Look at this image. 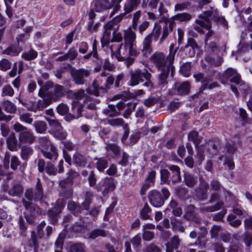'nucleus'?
<instances>
[{"instance_id":"29","label":"nucleus","mask_w":252,"mask_h":252,"mask_svg":"<svg viewBox=\"0 0 252 252\" xmlns=\"http://www.w3.org/2000/svg\"><path fill=\"white\" fill-rule=\"evenodd\" d=\"M68 252H86L85 245L82 243H74L70 246Z\"/></svg>"},{"instance_id":"9","label":"nucleus","mask_w":252,"mask_h":252,"mask_svg":"<svg viewBox=\"0 0 252 252\" xmlns=\"http://www.w3.org/2000/svg\"><path fill=\"white\" fill-rule=\"evenodd\" d=\"M148 197L150 203L155 207H161L164 204V199L160 193L156 190L151 191Z\"/></svg>"},{"instance_id":"30","label":"nucleus","mask_w":252,"mask_h":252,"mask_svg":"<svg viewBox=\"0 0 252 252\" xmlns=\"http://www.w3.org/2000/svg\"><path fill=\"white\" fill-rule=\"evenodd\" d=\"M207 187L208 185H206L205 187L198 188L196 190V196L198 199L204 200L207 198Z\"/></svg>"},{"instance_id":"7","label":"nucleus","mask_w":252,"mask_h":252,"mask_svg":"<svg viewBox=\"0 0 252 252\" xmlns=\"http://www.w3.org/2000/svg\"><path fill=\"white\" fill-rule=\"evenodd\" d=\"M178 50V48L174 51L172 57L169 59L168 64L166 65L165 68H162L161 71L159 75V85L160 86H164L167 84L168 81H167V77L169 75L170 70H171V73L173 74L174 71V67L173 65L175 54Z\"/></svg>"},{"instance_id":"46","label":"nucleus","mask_w":252,"mask_h":252,"mask_svg":"<svg viewBox=\"0 0 252 252\" xmlns=\"http://www.w3.org/2000/svg\"><path fill=\"white\" fill-rule=\"evenodd\" d=\"M141 0H130L127 3L125 4L126 10H129L131 12L133 9H135L138 4L140 3Z\"/></svg>"},{"instance_id":"31","label":"nucleus","mask_w":252,"mask_h":252,"mask_svg":"<svg viewBox=\"0 0 252 252\" xmlns=\"http://www.w3.org/2000/svg\"><path fill=\"white\" fill-rule=\"evenodd\" d=\"M193 77L195 78L196 82H200L202 84H209L210 82V79L208 77H205L204 74L202 72L193 74Z\"/></svg>"},{"instance_id":"14","label":"nucleus","mask_w":252,"mask_h":252,"mask_svg":"<svg viewBox=\"0 0 252 252\" xmlns=\"http://www.w3.org/2000/svg\"><path fill=\"white\" fill-rule=\"evenodd\" d=\"M112 8L109 0H95L94 10L96 12H100Z\"/></svg>"},{"instance_id":"37","label":"nucleus","mask_w":252,"mask_h":252,"mask_svg":"<svg viewBox=\"0 0 252 252\" xmlns=\"http://www.w3.org/2000/svg\"><path fill=\"white\" fill-rule=\"evenodd\" d=\"M54 136L58 139L63 141L66 139L67 132L63 129V126L54 131Z\"/></svg>"},{"instance_id":"39","label":"nucleus","mask_w":252,"mask_h":252,"mask_svg":"<svg viewBox=\"0 0 252 252\" xmlns=\"http://www.w3.org/2000/svg\"><path fill=\"white\" fill-rule=\"evenodd\" d=\"M33 125L36 131L38 133H43L47 129V125L44 121H35Z\"/></svg>"},{"instance_id":"51","label":"nucleus","mask_w":252,"mask_h":252,"mask_svg":"<svg viewBox=\"0 0 252 252\" xmlns=\"http://www.w3.org/2000/svg\"><path fill=\"white\" fill-rule=\"evenodd\" d=\"M46 120L49 123L50 126L52 128V129L55 131L56 129L59 128L62 126L57 120L52 119L49 118H46Z\"/></svg>"},{"instance_id":"15","label":"nucleus","mask_w":252,"mask_h":252,"mask_svg":"<svg viewBox=\"0 0 252 252\" xmlns=\"http://www.w3.org/2000/svg\"><path fill=\"white\" fill-rule=\"evenodd\" d=\"M103 186L104 189L102 190L103 195L108 194L109 192L113 191L116 188V184L112 177L105 179Z\"/></svg>"},{"instance_id":"6","label":"nucleus","mask_w":252,"mask_h":252,"mask_svg":"<svg viewBox=\"0 0 252 252\" xmlns=\"http://www.w3.org/2000/svg\"><path fill=\"white\" fill-rule=\"evenodd\" d=\"M65 201L63 199H58L55 206L47 212V216L51 223L56 224L59 218V215L65 206Z\"/></svg>"},{"instance_id":"26","label":"nucleus","mask_w":252,"mask_h":252,"mask_svg":"<svg viewBox=\"0 0 252 252\" xmlns=\"http://www.w3.org/2000/svg\"><path fill=\"white\" fill-rule=\"evenodd\" d=\"M73 161L74 164L81 167L85 166L87 163V161L83 156L78 153L74 155Z\"/></svg>"},{"instance_id":"23","label":"nucleus","mask_w":252,"mask_h":252,"mask_svg":"<svg viewBox=\"0 0 252 252\" xmlns=\"http://www.w3.org/2000/svg\"><path fill=\"white\" fill-rule=\"evenodd\" d=\"M57 95L53 93H46L43 97V102L41 104L42 108H45L49 105L52 102L53 100L54 101L57 99L55 98Z\"/></svg>"},{"instance_id":"28","label":"nucleus","mask_w":252,"mask_h":252,"mask_svg":"<svg viewBox=\"0 0 252 252\" xmlns=\"http://www.w3.org/2000/svg\"><path fill=\"white\" fill-rule=\"evenodd\" d=\"M42 238L39 237L38 235L36 234L35 231H32L31 232L30 243L32 244L35 251L38 249L40 243V240Z\"/></svg>"},{"instance_id":"40","label":"nucleus","mask_w":252,"mask_h":252,"mask_svg":"<svg viewBox=\"0 0 252 252\" xmlns=\"http://www.w3.org/2000/svg\"><path fill=\"white\" fill-rule=\"evenodd\" d=\"M191 68V62H186L184 63L181 66L180 72L186 77H188L190 74Z\"/></svg>"},{"instance_id":"44","label":"nucleus","mask_w":252,"mask_h":252,"mask_svg":"<svg viewBox=\"0 0 252 252\" xmlns=\"http://www.w3.org/2000/svg\"><path fill=\"white\" fill-rule=\"evenodd\" d=\"M151 212V209L147 203H145L143 208L141 210L140 216L143 220H148L150 219V216L148 214Z\"/></svg>"},{"instance_id":"55","label":"nucleus","mask_w":252,"mask_h":252,"mask_svg":"<svg viewBox=\"0 0 252 252\" xmlns=\"http://www.w3.org/2000/svg\"><path fill=\"white\" fill-rule=\"evenodd\" d=\"M65 236L63 234H60L55 243V246L57 249H62Z\"/></svg>"},{"instance_id":"3","label":"nucleus","mask_w":252,"mask_h":252,"mask_svg":"<svg viewBox=\"0 0 252 252\" xmlns=\"http://www.w3.org/2000/svg\"><path fill=\"white\" fill-rule=\"evenodd\" d=\"M44 197L42 184L39 179H37L35 188L27 189L25 192L24 197L22 199H26V201L29 200L31 202L32 200L35 202H41Z\"/></svg>"},{"instance_id":"34","label":"nucleus","mask_w":252,"mask_h":252,"mask_svg":"<svg viewBox=\"0 0 252 252\" xmlns=\"http://www.w3.org/2000/svg\"><path fill=\"white\" fill-rule=\"evenodd\" d=\"M37 52L31 48L29 52L23 53L22 57L26 61H30L35 59L37 57Z\"/></svg>"},{"instance_id":"49","label":"nucleus","mask_w":252,"mask_h":252,"mask_svg":"<svg viewBox=\"0 0 252 252\" xmlns=\"http://www.w3.org/2000/svg\"><path fill=\"white\" fill-rule=\"evenodd\" d=\"M92 86L94 88V90L92 91V90L90 89H87V92L89 94H93L94 95L96 96H98L99 95V85L98 83H97V81L94 80L93 83H92Z\"/></svg>"},{"instance_id":"2","label":"nucleus","mask_w":252,"mask_h":252,"mask_svg":"<svg viewBox=\"0 0 252 252\" xmlns=\"http://www.w3.org/2000/svg\"><path fill=\"white\" fill-rule=\"evenodd\" d=\"M26 199H22V203L25 209L24 217L27 222L32 223L34 220L41 214L40 208L35 204Z\"/></svg>"},{"instance_id":"12","label":"nucleus","mask_w":252,"mask_h":252,"mask_svg":"<svg viewBox=\"0 0 252 252\" xmlns=\"http://www.w3.org/2000/svg\"><path fill=\"white\" fill-rule=\"evenodd\" d=\"M181 240L178 236L174 235L166 244V252H173L174 249H178L180 245Z\"/></svg>"},{"instance_id":"42","label":"nucleus","mask_w":252,"mask_h":252,"mask_svg":"<svg viewBox=\"0 0 252 252\" xmlns=\"http://www.w3.org/2000/svg\"><path fill=\"white\" fill-rule=\"evenodd\" d=\"M4 110L11 113H15L16 111V107L12 102L9 100H5L3 102Z\"/></svg>"},{"instance_id":"32","label":"nucleus","mask_w":252,"mask_h":252,"mask_svg":"<svg viewBox=\"0 0 252 252\" xmlns=\"http://www.w3.org/2000/svg\"><path fill=\"white\" fill-rule=\"evenodd\" d=\"M155 174H149L145 183L143 185V187L141 191L142 195H144L146 190L150 187L151 184L154 183V179L155 178Z\"/></svg>"},{"instance_id":"11","label":"nucleus","mask_w":252,"mask_h":252,"mask_svg":"<svg viewBox=\"0 0 252 252\" xmlns=\"http://www.w3.org/2000/svg\"><path fill=\"white\" fill-rule=\"evenodd\" d=\"M218 144V141H216L214 139H211L206 143L205 145H203V147L209 155L213 156L217 155L219 152Z\"/></svg>"},{"instance_id":"22","label":"nucleus","mask_w":252,"mask_h":252,"mask_svg":"<svg viewBox=\"0 0 252 252\" xmlns=\"http://www.w3.org/2000/svg\"><path fill=\"white\" fill-rule=\"evenodd\" d=\"M107 234L108 232L106 231L104 229L100 228L95 229L90 232L89 236V238L95 239L96 238L99 236L105 237L107 236Z\"/></svg>"},{"instance_id":"52","label":"nucleus","mask_w":252,"mask_h":252,"mask_svg":"<svg viewBox=\"0 0 252 252\" xmlns=\"http://www.w3.org/2000/svg\"><path fill=\"white\" fill-rule=\"evenodd\" d=\"M68 107L63 103H60L57 107V112L61 115H65L68 111Z\"/></svg>"},{"instance_id":"27","label":"nucleus","mask_w":252,"mask_h":252,"mask_svg":"<svg viewBox=\"0 0 252 252\" xmlns=\"http://www.w3.org/2000/svg\"><path fill=\"white\" fill-rule=\"evenodd\" d=\"M181 222V220H179L173 219L171 220V223L174 231H179L182 233L185 231V227L182 224Z\"/></svg>"},{"instance_id":"5","label":"nucleus","mask_w":252,"mask_h":252,"mask_svg":"<svg viewBox=\"0 0 252 252\" xmlns=\"http://www.w3.org/2000/svg\"><path fill=\"white\" fill-rule=\"evenodd\" d=\"M215 202L216 203L212 206L202 205L199 208L201 213H211L220 210L223 206V202L220 200L218 193H212L209 200V203L212 204Z\"/></svg>"},{"instance_id":"59","label":"nucleus","mask_w":252,"mask_h":252,"mask_svg":"<svg viewBox=\"0 0 252 252\" xmlns=\"http://www.w3.org/2000/svg\"><path fill=\"white\" fill-rule=\"evenodd\" d=\"M46 225V222L45 221H41L37 226V232L36 234L38 235V237L40 238H43L44 236V233L43 230V228L45 227Z\"/></svg>"},{"instance_id":"25","label":"nucleus","mask_w":252,"mask_h":252,"mask_svg":"<svg viewBox=\"0 0 252 252\" xmlns=\"http://www.w3.org/2000/svg\"><path fill=\"white\" fill-rule=\"evenodd\" d=\"M107 151H111L116 158H119L121 156V148L119 146L115 143H108L106 145Z\"/></svg>"},{"instance_id":"63","label":"nucleus","mask_w":252,"mask_h":252,"mask_svg":"<svg viewBox=\"0 0 252 252\" xmlns=\"http://www.w3.org/2000/svg\"><path fill=\"white\" fill-rule=\"evenodd\" d=\"M243 240L247 247H250L252 244V234L249 233H245Z\"/></svg>"},{"instance_id":"16","label":"nucleus","mask_w":252,"mask_h":252,"mask_svg":"<svg viewBox=\"0 0 252 252\" xmlns=\"http://www.w3.org/2000/svg\"><path fill=\"white\" fill-rule=\"evenodd\" d=\"M190 83L187 81L180 83L177 87V94L179 95H185L190 93Z\"/></svg>"},{"instance_id":"61","label":"nucleus","mask_w":252,"mask_h":252,"mask_svg":"<svg viewBox=\"0 0 252 252\" xmlns=\"http://www.w3.org/2000/svg\"><path fill=\"white\" fill-rule=\"evenodd\" d=\"M141 133L139 131L136 132L132 134L130 136L129 140L130 141V144L133 145L135 144L139 141L140 138Z\"/></svg>"},{"instance_id":"1","label":"nucleus","mask_w":252,"mask_h":252,"mask_svg":"<svg viewBox=\"0 0 252 252\" xmlns=\"http://www.w3.org/2000/svg\"><path fill=\"white\" fill-rule=\"evenodd\" d=\"M152 74L144 68L143 70L140 69H136L130 74V81L129 85L134 86L138 85L140 82H143L144 78L146 82L143 84V86L149 87L153 86V84L151 81Z\"/></svg>"},{"instance_id":"43","label":"nucleus","mask_w":252,"mask_h":252,"mask_svg":"<svg viewBox=\"0 0 252 252\" xmlns=\"http://www.w3.org/2000/svg\"><path fill=\"white\" fill-rule=\"evenodd\" d=\"M95 10H94V9H91L88 14V15H89V20H90V22H88V26H87V30L89 32H91L92 31V27L94 24V19L96 17V14L95 13Z\"/></svg>"},{"instance_id":"35","label":"nucleus","mask_w":252,"mask_h":252,"mask_svg":"<svg viewBox=\"0 0 252 252\" xmlns=\"http://www.w3.org/2000/svg\"><path fill=\"white\" fill-rule=\"evenodd\" d=\"M93 197V193L90 191H87L85 195V199L82 205L83 206V209L88 210L90 204L92 203V200Z\"/></svg>"},{"instance_id":"47","label":"nucleus","mask_w":252,"mask_h":252,"mask_svg":"<svg viewBox=\"0 0 252 252\" xmlns=\"http://www.w3.org/2000/svg\"><path fill=\"white\" fill-rule=\"evenodd\" d=\"M19 223L20 227V234L23 237H25L26 236L27 227L25 225L24 220L22 216H20L19 218Z\"/></svg>"},{"instance_id":"50","label":"nucleus","mask_w":252,"mask_h":252,"mask_svg":"<svg viewBox=\"0 0 252 252\" xmlns=\"http://www.w3.org/2000/svg\"><path fill=\"white\" fill-rule=\"evenodd\" d=\"M185 182L189 187H193L196 182V180L191 175V174H185Z\"/></svg>"},{"instance_id":"60","label":"nucleus","mask_w":252,"mask_h":252,"mask_svg":"<svg viewBox=\"0 0 252 252\" xmlns=\"http://www.w3.org/2000/svg\"><path fill=\"white\" fill-rule=\"evenodd\" d=\"M225 149L226 152L230 155H233L234 153L237 151V148L235 146L234 143H231L230 142H226L225 144Z\"/></svg>"},{"instance_id":"17","label":"nucleus","mask_w":252,"mask_h":252,"mask_svg":"<svg viewBox=\"0 0 252 252\" xmlns=\"http://www.w3.org/2000/svg\"><path fill=\"white\" fill-rule=\"evenodd\" d=\"M210 188L211 189L215 192L214 193H218L220 197V192L222 191L224 195L229 194V192L227 191L221 184L217 180H213L210 183Z\"/></svg>"},{"instance_id":"58","label":"nucleus","mask_w":252,"mask_h":252,"mask_svg":"<svg viewBox=\"0 0 252 252\" xmlns=\"http://www.w3.org/2000/svg\"><path fill=\"white\" fill-rule=\"evenodd\" d=\"M107 123L111 126H119L124 124V121L122 118H115L108 120Z\"/></svg>"},{"instance_id":"4","label":"nucleus","mask_w":252,"mask_h":252,"mask_svg":"<svg viewBox=\"0 0 252 252\" xmlns=\"http://www.w3.org/2000/svg\"><path fill=\"white\" fill-rule=\"evenodd\" d=\"M67 66L70 67V75L74 84L77 85L84 84L87 81L86 78L90 76L91 72L83 68L77 69L69 63H67Z\"/></svg>"},{"instance_id":"8","label":"nucleus","mask_w":252,"mask_h":252,"mask_svg":"<svg viewBox=\"0 0 252 252\" xmlns=\"http://www.w3.org/2000/svg\"><path fill=\"white\" fill-rule=\"evenodd\" d=\"M150 59L158 70L161 69L166 65L165 55L163 52H156L151 56Z\"/></svg>"},{"instance_id":"64","label":"nucleus","mask_w":252,"mask_h":252,"mask_svg":"<svg viewBox=\"0 0 252 252\" xmlns=\"http://www.w3.org/2000/svg\"><path fill=\"white\" fill-rule=\"evenodd\" d=\"M236 73V71L232 68H228L222 73V77L228 79L232 77Z\"/></svg>"},{"instance_id":"13","label":"nucleus","mask_w":252,"mask_h":252,"mask_svg":"<svg viewBox=\"0 0 252 252\" xmlns=\"http://www.w3.org/2000/svg\"><path fill=\"white\" fill-rule=\"evenodd\" d=\"M35 138L32 133L29 130H26L19 133V140L21 143H32Z\"/></svg>"},{"instance_id":"36","label":"nucleus","mask_w":252,"mask_h":252,"mask_svg":"<svg viewBox=\"0 0 252 252\" xmlns=\"http://www.w3.org/2000/svg\"><path fill=\"white\" fill-rule=\"evenodd\" d=\"M6 144L8 149L11 151L16 150L18 147L20 146L18 143L16 138H7L6 139Z\"/></svg>"},{"instance_id":"24","label":"nucleus","mask_w":252,"mask_h":252,"mask_svg":"<svg viewBox=\"0 0 252 252\" xmlns=\"http://www.w3.org/2000/svg\"><path fill=\"white\" fill-rule=\"evenodd\" d=\"M188 139L189 141H192L194 144L195 147L200 146L201 140L199 138V133L196 131H191L188 134Z\"/></svg>"},{"instance_id":"41","label":"nucleus","mask_w":252,"mask_h":252,"mask_svg":"<svg viewBox=\"0 0 252 252\" xmlns=\"http://www.w3.org/2000/svg\"><path fill=\"white\" fill-rule=\"evenodd\" d=\"M33 150L30 147L23 146L21 148V157L23 159L27 160L29 156L32 155Z\"/></svg>"},{"instance_id":"48","label":"nucleus","mask_w":252,"mask_h":252,"mask_svg":"<svg viewBox=\"0 0 252 252\" xmlns=\"http://www.w3.org/2000/svg\"><path fill=\"white\" fill-rule=\"evenodd\" d=\"M176 193L178 196L181 199H185L187 198L188 190L182 187H178L176 189Z\"/></svg>"},{"instance_id":"62","label":"nucleus","mask_w":252,"mask_h":252,"mask_svg":"<svg viewBox=\"0 0 252 252\" xmlns=\"http://www.w3.org/2000/svg\"><path fill=\"white\" fill-rule=\"evenodd\" d=\"M154 237L155 234L154 232L147 230H143L142 237L144 241H151L154 239Z\"/></svg>"},{"instance_id":"54","label":"nucleus","mask_w":252,"mask_h":252,"mask_svg":"<svg viewBox=\"0 0 252 252\" xmlns=\"http://www.w3.org/2000/svg\"><path fill=\"white\" fill-rule=\"evenodd\" d=\"M73 178L71 177H69L67 179L60 181V185L63 189L68 188L71 186Z\"/></svg>"},{"instance_id":"21","label":"nucleus","mask_w":252,"mask_h":252,"mask_svg":"<svg viewBox=\"0 0 252 252\" xmlns=\"http://www.w3.org/2000/svg\"><path fill=\"white\" fill-rule=\"evenodd\" d=\"M94 160H97L96 167L100 172L104 171V169L108 167V160L104 158H95Z\"/></svg>"},{"instance_id":"19","label":"nucleus","mask_w":252,"mask_h":252,"mask_svg":"<svg viewBox=\"0 0 252 252\" xmlns=\"http://www.w3.org/2000/svg\"><path fill=\"white\" fill-rule=\"evenodd\" d=\"M196 150V154L195 156V158L196 160V162L198 164H201L202 161L204 160V148L203 145H200L199 146L195 147Z\"/></svg>"},{"instance_id":"53","label":"nucleus","mask_w":252,"mask_h":252,"mask_svg":"<svg viewBox=\"0 0 252 252\" xmlns=\"http://www.w3.org/2000/svg\"><path fill=\"white\" fill-rule=\"evenodd\" d=\"M143 252H161V250L155 244L152 243L146 246Z\"/></svg>"},{"instance_id":"45","label":"nucleus","mask_w":252,"mask_h":252,"mask_svg":"<svg viewBox=\"0 0 252 252\" xmlns=\"http://www.w3.org/2000/svg\"><path fill=\"white\" fill-rule=\"evenodd\" d=\"M227 220L229 222V224L234 227H238L241 223V220L236 219V216L233 215L228 216Z\"/></svg>"},{"instance_id":"10","label":"nucleus","mask_w":252,"mask_h":252,"mask_svg":"<svg viewBox=\"0 0 252 252\" xmlns=\"http://www.w3.org/2000/svg\"><path fill=\"white\" fill-rule=\"evenodd\" d=\"M24 187L19 181H14L8 190V194L12 196L20 197L23 193Z\"/></svg>"},{"instance_id":"57","label":"nucleus","mask_w":252,"mask_h":252,"mask_svg":"<svg viewBox=\"0 0 252 252\" xmlns=\"http://www.w3.org/2000/svg\"><path fill=\"white\" fill-rule=\"evenodd\" d=\"M0 69L6 71L11 67V63L6 59H3L0 61Z\"/></svg>"},{"instance_id":"38","label":"nucleus","mask_w":252,"mask_h":252,"mask_svg":"<svg viewBox=\"0 0 252 252\" xmlns=\"http://www.w3.org/2000/svg\"><path fill=\"white\" fill-rule=\"evenodd\" d=\"M172 19L181 22H187L191 19V15L188 13H178L173 16Z\"/></svg>"},{"instance_id":"18","label":"nucleus","mask_w":252,"mask_h":252,"mask_svg":"<svg viewBox=\"0 0 252 252\" xmlns=\"http://www.w3.org/2000/svg\"><path fill=\"white\" fill-rule=\"evenodd\" d=\"M19 46V43L17 44H11L6 49L2 52V54L11 56H17L19 55L20 51L22 50V49H20V51H19L18 50Z\"/></svg>"},{"instance_id":"56","label":"nucleus","mask_w":252,"mask_h":252,"mask_svg":"<svg viewBox=\"0 0 252 252\" xmlns=\"http://www.w3.org/2000/svg\"><path fill=\"white\" fill-rule=\"evenodd\" d=\"M212 11H206L204 12L202 14H200L199 16V18L201 19L204 20V21L209 23V26H208V27L209 28V26H210V23H211V20H210L209 18L212 16Z\"/></svg>"},{"instance_id":"20","label":"nucleus","mask_w":252,"mask_h":252,"mask_svg":"<svg viewBox=\"0 0 252 252\" xmlns=\"http://www.w3.org/2000/svg\"><path fill=\"white\" fill-rule=\"evenodd\" d=\"M67 208L68 210L74 215H77L82 212V207L74 201H69L68 203Z\"/></svg>"},{"instance_id":"33","label":"nucleus","mask_w":252,"mask_h":252,"mask_svg":"<svg viewBox=\"0 0 252 252\" xmlns=\"http://www.w3.org/2000/svg\"><path fill=\"white\" fill-rule=\"evenodd\" d=\"M128 30L129 31L125 32L124 34L125 46L127 45V42H133L136 37L134 32L131 30V27H129Z\"/></svg>"}]
</instances>
